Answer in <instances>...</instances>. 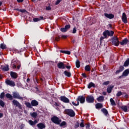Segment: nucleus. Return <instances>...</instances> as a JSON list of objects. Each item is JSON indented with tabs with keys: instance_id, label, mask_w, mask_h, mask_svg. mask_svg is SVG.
Listing matches in <instances>:
<instances>
[{
	"instance_id": "obj_32",
	"label": "nucleus",
	"mask_w": 129,
	"mask_h": 129,
	"mask_svg": "<svg viewBox=\"0 0 129 129\" xmlns=\"http://www.w3.org/2000/svg\"><path fill=\"white\" fill-rule=\"evenodd\" d=\"M85 70L86 71H88L89 72L90 71V66L89 65H87L85 67Z\"/></svg>"
},
{
	"instance_id": "obj_35",
	"label": "nucleus",
	"mask_w": 129,
	"mask_h": 129,
	"mask_svg": "<svg viewBox=\"0 0 129 129\" xmlns=\"http://www.w3.org/2000/svg\"><path fill=\"white\" fill-rule=\"evenodd\" d=\"M101 111H102V112H103V113H104V114H105V115H106V114L108 113V112H107V110H106V109H102Z\"/></svg>"
},
{
	"instance_id": "obj_39",
	"label": "nucleus",
	"mask_w": 129,
	"mask_h": 129,
	"mask_svg": "<svg viewBox=\"0 0 129 129\" xmlns=\"http://www.w3.org/2000/svg\"><path fill=\"white\" fill-rule=\"evenodd\" d=\"M16 11H19V12H21V13H26L27 12L26 10L23 9V10H19V9H14Z\"/></svg>"
},
{
	"instance_id": "obj_62",
	"label": "nucleus",
	"mask_w": 129,
	"mask_h": 129,
	"mask_svg": "<svg viewBox=\"0 0 129 129\" xmlns=\"http://www.w3.org/2000/svg\"><path fill=\"white\" fill-rule=\"evenodd\" d=\"M103 95H106V93L104 92H103Z\"/></svg>"
},
{
	"instance_id": "obj_12",
	"label": "nucleus",
	"mask_w": 129,
	"mask_h": 129,
	"mask_svg": "<svg viewBox=\"0 0 129 129\" xmlns=\"http://www.w3.org/2000/svg\"><path fill=\"white\" fill-rule=\"evenodd\" d=\"M57 67L59 69H65V65L62 62H59L57 63Z\"/></svg>"
},
{
	"instance_id": "obj_20",
	"label": "nucleus",
	"mask_w": 129,
	"mask_h": 129,
	"mask_svg": "<svg viewBox=\"0 0 129 129\" xmlns=\"http://www.w3.org/2000/svg\"><path fill=\"white\" fill-rule=\"evenodd\" d=\"M97 100L99 102H101L103 101V100H104V97H103L102 96H99V97H98L97 98Z\"/></svg>"
},
{
	"instance_id": "obj_37",
	"label": "nucleus",
	"mask_w": 129,
	"mask_h": 129,
	"mask_svg": "<svg viewBox=\"0 0 129 129\" xmlns=\"http://www.w3.org/2000/svg\"><path fill=\"white\" fill-rule=\"evenodd\" d=\"M120 69H122L121 70H118L116 72V74H117V73H119V72H121V71L122 70H123V69H124V68H123V67H120Z\"/></svg>"
},
{
	"instance_id": "obj_14",
	"label": "nucleus",
	"mask_w": 129,
	"mask_h": 129,
	"mask_svg": "<svg viewBox=\"0 0 129 129\" xmlns=\"http://www.w3.org/2000/svg\"><path fill=\"white\" fill-rule=\"evenodd\" d=\"M104 16L105 17H106V18H107L108 19H113V18H114V15H113L112 14H107V13H105L104 14Z\"/></svg>"
},
{
	"instance_id": "obj_26",
	"label": "nucleus",
	"mask_w": 129,
	"mask_h": 129,
	"mask_svg": "<svg viewBox=\"0 0 129 129\" xmlns=\"http://www.w3.org/2000/svg\"><path fill=\"white\" fill-rule=\"evenodd\" d=\"M129 70H126L122 74L123 76H127L128 75Z\"/></svg>"
},
{
	"instance_id": "obj_2",
	"label": "nucleus",
	"mask_w": 129,
	"mask_h": 129,
	"mask_svg": "<svg viewBox=\"0 0 129 129\" xmlns=\"http://www.w3.org/2000/svg\"><path fill=\"white\" fill-rule=\"evenodd\" d=\"M119 40H118V38L117 37H115L112 39V44L114 45V46H116V47H118L119 45Z\"/></svg>"
},
{
	"instance_id": "obj_41",
	"label": "nucleus",
	"mask_w": 129,
	"mask_h": 129,
	"mask_svg": "<svg viewBox=\"0 0 129 129\" xmlns=\"http://www.w3.org/2000/svg\"><path fill=\"white\" fill-rule=\"evenodd\" d=\"M60 126H64V125H66V122L65 121H62L60 124Z\"/></svg>"
},
{
	"instance_id": "obj_38",
	"label": "nucleus",
	"mask_w": 129,
	"mask_h": 129,
	"mask_svg": "<svg viewBox=\"0 0 129 129\" xmlns=\"http://www.w3.org/2000/svg\"><path fill=\"white\" fill-rule=\"evenodd\" d=\"M0 105L1 106H2V107L5 106V102H4L2 100H0Z\"/></svg>"
},
{
	"instance_id": "obj_3",
	"label": "nucleus",
	"mask_w": 129,
	"mask_h": 129,
	"mask_svg": "<svg viewBox=\"0 0 129 129\" xmlns=\"http://www.w3.org/2000/svg\"><path fill=\"white\" fill-rule=\"evenodd\" d=\"M5 82L7 85H9V86H11V87L16 86V83L15 82L10 80H6Z\"/></svg>"
},
{
	"instance_id": "obj_9",
	"label": "nucleus",
	"mask_w": 129,
	"mask_h": 129,
	"mask_svg": "<svg viewBox=\"0 0 129 129\" xmlns=\"http://www.w3.org/2000/svg\"><path fill=\"white\" fill-rule=\"evenodd\" d=\"M12 102L14 105L19 107L20 109H22V106H21V104L18 101L14 100Z\"/></svg>"
},
{
	"instance_id": "obj_33",
	"label": "nucleus",
	"mask_w": 129,
	"mask_h": 129,
	"mask_svg": "<svg viewBox=\"0 0 129 129\" xmlns=\"http://www.w3.org/2000/svg\"><path fill=\"white\" fill-rule=\"evenodd\" d=\"M110 101L111 102V105H113V106L116 105L115 102L113 100V99L112 98H111L110 99Z\"/></svg>"
},
{
	"instance_id": "obj_36",
	"label": "nucleus",
	"mask_w": 129,
	"mask_h": 129,
	"mask_svg": "<svg viewBox=\"0 0 129 129\" xmlns=\"http://www.w3.org/2000/svg\"><path fill=\"white\" fill-rule=\"evenodd\" d=\"M94 86V84H93V83H90L88 86V88H91V87H93Z\"/></svg>"
},
{
	"instance_id": "obj_47",
	"label": "nucleus",
	"mask_w": 129,
	"mask_h": 129,
	"mask_svg": "<svg viewBox=\"0 0 129 129\" xmlns=\"http://www.w3.org/2000/svg\"><path fill=\"white\" fill-rule=\"evenodd\" d=\"M122 93H121V92H118L116 96H120V95H122Z\"/></svg>"
},
{
	"instance_id": "obj_60",
	"label": "nucleus",
	"mask_w": 129,
	"mask_h": 129,
	"mask_svg": "<svg viewBox=\"0 0 129 129\" xmlns=\"http://www.w3.org/2000/svg\"><path fill=\"white\" fill-rule=\"evenodd\" d=\"M66 51L60 50L61 53H63V54H65Z\"/></svg>"
},
{
	"instance_id": "obj_58",
	"label": "nucleus",
	"mask_w": 129,
	"mask_h": 129,
	"mask_svg": "<svg viewBox=\"0 0 129 129\" xmlns=\"http://www.w3.org/2000/svg\"><path fill=\"white\" fill-rule=\"evenodd\" d=\"M59 40H60V38L59 37H56L55 38V41H59Z\"/></svg>"
},
{
	"instance_id": "obj_25",
	"label": "nucleus",
	"mask_w": 129,
	"mask_h": 129,
	"mask_svg": "<svg viewBox=\"0 0 129 129\" xmlns=\"http://www.w3.org/2000/svg\"><path fill=\"white\" fill-rule=\"evenodd\" d=\"M16 62L13 60L11 62V65L14 69H16L17 68V66H16Z\"/></svg>"
},
{
	"instance_id": "obj_23",
	"label": "nucleus",
	"mask_w": 129,
	"mask_h": 129,
	"mask_svg": "<svg viewBox=\"0 0 129 129\" xmlns=\"http://www.w3.org/2000/svg\"><path fill=\"white\" fill-rule=\"evenodd\" d=\"M30 115L31 116H32V117H33V118H36L37 116H38V113L34 112L32 113H30Z\"/></svg>"
},
{
	"instance_id": "obj_22",
	"label": "nucleus",
	"mask_w": 129,
	"mask_h": 129,
	"mask_svg": "<svg viewBox=\"0 0 129 129\" xmlns=\"http://www.w3.org/2000/svg\"><path fill=\"white\" fill-rule=\"evenodd\" d=\"M112 88H113V86H109L107 89V92L108 93H110L111 91L112 90Z\"/></svg>"
},
{
	"instance_id": "obj_59",
	"label": "nucleus",
	"mask_w": 129,
	"mask_h": 129,
	"mask_svg": "<svg viewBox=\"0 0 129 129\" xmlns=\"http://www.w3.org/2000/svg\"><path fill=\"white\" fill-rule=\"evenodd\" d=\"M4 116V114L2 113H0V118H2Z\"/></svg>"
},
{
	"instance_id": "obj_52",
	"label": "nucleus",
	"mask_w": 129,
	"mask_h": 129,
	"mask_svg": "<svg viewBox=\"0 0 129 129\" xmlns=\"http://www.w3.org/2000/svg\"><path fill=\"white\" fill-rule=\"evenodd\" d=\"M80 125L81 127H84V124L83 123V122H82L80 124Z\"/></svg>"
},
{
	"instance_id": "obj_63",
	"label": "nucleus",
	"mask_w": 129,
	"mask_h": 129,
	"mask_svg": "<svg viewBox=\"0 0 129 129\" xmlns=\"http://www.w3.org/2000/svg\"><path fill=\"white\" fill-rule=\"evenodd\" d=\"M72 43H75V40H74V39L73 40H72Z\"/></svg>"
},
{
	"instance_id": "obj_56",
	"label": "nucleus",
	"mask_w": 129,
	"mask_h": 129,
	"mask_svg": "<svg viewBox=\"0 0 129 129\" xmlns=\"http://www.w3.org/2000/svg\"><path fill=\"white\" fill-rule=\"evenodd\" d=\"M18 3H23L24 2V0H17Z\"/></svg>"
},
{
	"instance_id": "obj_34",
	"label": "nucleus",
	"mask_w": 129,
	"mask_h": 129,
	"mask_svg": "<svg viewBox=\"0 0 129 129\" xmlns=\"http://www.w3.org/2000/svg\"><path fill=\"white\" fill-rule=\"evenodd\" d=\"M96 108H102V104H101L100 103H97L96 105Z\"/></svg>"
},
{
	"instance_id": "obj_53",
	"label": "nucleus",
	"mask_w": 129,
	"mask_h": 129,
	"mask_svg": "<svg viewBox=\"0 0 129 129\" xmlns=\"http://www.w3.org/2000/svg\"><path fill=\"white\" fill-rule=\"evenodd\" d=\"M24 127H25V124H22L21 125V126H20L21 129H23V128H24Z\"/></svg>"
},
{
	"instance_id": "obj_64",
	"label": "nucleus",
	"mask_w": 129,
	"mask_h": 129,
	"mask_svg": "<svg viewBox=\"0 0 129 129\" xmlns=\"http://www.w3.org/2000/svg\"><path fill=\"white\" fill-rule=\"evenodd\" d=\"M90 126V125H89V124H87L86 126V127H89Z\"/></svg>"
},
{
	"instance_id": "obj_40",
	"label": "nucleus",
	"mask_w": 129,
	"mask_h": 129,
	"mask_svg": "<svg viewBox=\"0 0 129 129\" xmlns=\"http://www.w3.org/2000/svg\"><path fill=\"white\" fill-rule=\"evenodd\" d=\"M60 31H61V32H63V33H64L65 32H67V30H66V29L65 28V27H64V28H61L60 29Z\"/></svg>"
},
{
	"instance_id": "obj_54",
	"label": "nucleus",
	"mask_w": 129,
	"mask_h": 129,
	"mask_svg": "<svg viewBox=\"0 0 129 129\" xmlns=\"http://www.w3.org/2000/svg\"><path fill=\"white\" fill-rule=\"evenodd\" d=\"M82 75L83 77H85V78H86V77H86V74H85V73H83V74H82Z\"/></svg>"
},
{
	"instance_id": "obj_50",
	"label": "nucleus",
	"mask_w": 129,
	"mask_h": 129,
	"mask_svg": "<svg viewBox=\"0 0 129 129\" xmlns=\"http://www.w3.org/2000/svg\"><path fill=\"white\" fill-rule=\"evenodd\" d=\"M64 54H67L68 55H70L71 54V52L69 51H66Z\"/></svg>"
},
{
	"instance_id": "obj_21",
	"label": "nucleus",
	"mask_w": 129,
	"mask_h": 129,
	"mask_svg": "<svg viewBox=\"0 0 129 129\" xmlns=\"http://www.w3.org/2000/svg\"><path fill=\"white\" fill-rule=\"evenodd\" d=\"M121 108L123 111H124V112H127L128 108L127 107V106H122Z\"/></svg>"
},
{
	"instance_id": "obj_17",
	"label": "nucleus",
	"mask_w": 129,
	"mask_h": 129,
	"mask_svg": "<svg viewBox=\"0 0 129 129\" xmlns=\"http://www.w3.org/2000/svg\"><path fill=\"white\" fill-rule=\"evenodd\" d=\"M31 104L32 106H37V105H39V102L35 100L31 101Z\"/></svg>"
},
{
	"instance_id": "obj_29",
	"label": "nucleus",
	"mask_w": 129,
	"mask_h": 129,
	"mask_svg": "<svg viewBox=\"0 0 129 129\" xmlns=\"http://www.w3.org/2000/svg\"><path fill=\"white\" fill-rule=\"evenodd\" d=\"M0 47L1 48V49L4 50L5 49H7V45H6V44L4 43H2L0 45Z\"/></svg>"
},
{
	"instance_id": "obj_24",
	"label": "nucleus",
	"mask_w": 129,
	"mask_h": 129,
	"mask_svg": "<svg viewBox=\"0 0 129 129\" xmlns=\"http://www.w3.org/2000/svg\"><path fill=\"white\" fill-rule=\"evenodd\" d=\"M64 74L66 76H67V77H71V73L69 72H68L67 71H65L64 72Z\"/></svg>"
},
{
	"instance_id": "obj_42",
	"label": "nucleus",
	"mask_w": 129,
	"mask_h": 129,
	"mask_svg": "<svg viewBox=\"0 0 129 129\" xmlns=\"http://www.w3.org/2000/svg\"><path fill=\"white\" fill-rule=\"evenodd\" d=\"M4 97H5V93L3 92L0 95V98H4Z\"/></svg>"
},
{
	"instance_id": "obj_28",
	"label": "nucleus",
	"mask_w": 129,
	"mask_h": 129,
	"mask_svg": "<svg viewBox=\"0 0 129 129\" xmlns=\"http://www.w3.org/2000/svg\"><path fill=\"white\" fill-rule=\"evenodd\" d=\"M76 66L77 68H79L80 67V61H79V60H77L76 61Z\"/></svg>"
},
{
	"instance_id": "obj_16",
	"label": "nucleus",
	"mask_w": 129,
	"mask_h": 129,
	"mask_svg": "<svg viewBox=\"0 0 129 129\" xmlns=\"http://www.w3.org/2000/svg\"><path fill=\"white\" fill-rule=\"evenodd\" d=\"M37 127L40 129L45 128V127H46V125H45V124L43 123H39L37 124Z\"/></svg>"
},
{
	"instance_id": "obj_18",
	"label": "nucleus",
	"mask_w": 129,
	"mask_h": 129,
	"mask_svg": "<svg viewBox=\"0 0 129 129\" xmlns=\"http://www.w3.org/2000/svg\"><path fill=\"white\" fill-rule=\"evenodd\" d=\"M127 42H128L127 39L125 38L121 42H120V44L121 45V46H124V45H126V44H127Z\"/></svg>"
},
{
	"instance_id": "obj_8",
	"label": "nucleus",
	"mask_w": 129,
	"mask_h": 129,
	"mask_svg": "<svg viewBox=\"0 0 129 129\" xmlns=\"http://www.w3.org/2000/svg\"><path fill=\"white\" fill-rule=\"evenodd\" d=\"M77 101L78 102H79L80 101L81 103H84V102H85V97L82 96H80L78 97Z\"/></svg>"
},
{
	"instance_id": "obj_43",
	"label": "nucleus",
	"mask_w": 129,
	"mask_h": 129,
	"mask_svg": "<svg viewBox=\"0 0 129 129\" xmlns=\"http://www.w3.org/2000/svg\"><path fill=\"white\" fill-rule=\"evenodd\" d=\"M77 30L76 29V27L74 28V29H73V34H76V32H77Z\"/></svg>"
},
{
	"instance_id": "obj_6",
	"label": "nucleus",
	"mask_w": 129,
	"mask_h": 129,
	"mask_svg": "<svg viewBox=\"0 0 129 129\" xmlns=\"http://www.w3.org/2000/svg\"><path fill=\"white\" fill-rule=\"evenodd\" d=\"M113 31H105V32H104L103 33V35L104 36L105 38H106L107 37V36H112V35H113Z\"/></svg>"
},
{
	"instance_id": "obj_51",
	"label": "nucleus",
	"mask_w": 129,
	"mask_h": 129,
	"mask_svg": "<svg viewBox=\"0 0 129 129\" xmlns=\"http://www.w3.org/2000/svg\"><path fill=\"white\" fill-rule=\"evenodd\" d=\"M46 10L47 11H50V10H51V7H50V6L46 7Z\"/></svg>"
},
{
	"instance_id": "obj_13",
	"label": "nucleus",
	"mask_w": 129,
	"mask_h": 129,
	"mask_svg": "<svg viewBox=\"0 0 129 129\" xmlns=\"http://www.w3.org/2000/svg\"><path fill=\"white\" fill-rule=\"evenodd\" d=\"M1 69H2V70H3V71H9V70H10V69L9 68L8 64H7L6 66H1Z\"/></svg>"
},
{
	"instance_id": "obj_4",
	"label": "nucleus",
	"mask_w": 129,
	"mask_h": 129,
	"mask_svg": "<svg viewBox=\"0 0 129 129\" xmlns=\"http://www.w3.org/2000/svg\"><path fill=\"white\" fill-rule=\"evenodd\" d=\"M13 96L14 98H17L18 99H20L21 100H23L24 98L23 97H21L20 94L18 92H14L13 93Z\"/></svg>"
},
{
	"instance_id": "obj_45",
	"label": "nucleus",
	"mask_w": 129,
	"mask_h": 129,
	"mask_svg": "<svg viewBox=\"0 0 129 129\" xmlns=\"http://www.w3.org/2000/svg\"><path fill=\"white\" fill-rule=\"evenodd\" d=\"M72 104L75 105V106H77L78 105H79V102H78L77 104H76L74 102H72Z\"/></svg>"
},
{
	"instance_id": "obj_57",
	"label": "nucleus",
	"mask_w": 129,
	"mask_h": 129,
	"mask_svg": "<svg viewBox=\"0 0 129 129\" xmlns=\"http://www.w3.org/2000/svg\"><path fill=\"white\" fill-rule=\"evenodd\" d=\"M66 67L67 68V69H70V68H71V66H67Z\"/></svg>"
},
{
	"instance_id": "obj_5",
	"label": "nucleus",
	"mask_w": 129,
	"mask_h": 129,
	"mask_svg": "<svg viewBox=\"0 0 129 129\" xmlns=\"http://www.w3.org/2000/svg\"><path fill=\"white\" fill-rule=\"evenodd\" d=\"M51 121L54 122V123H56L57 124H60L61 120L59 119L57 117L54 116L51 118Z\"/></svg>"
},
{
	"instance_id": "obj_30",
	"label": "nucleus",
	"mask_w": 129,
	"mask_h": 129,
	"mask_svg": "<svg viewBox=\"0 0 129 129\" xmlns=\"http://www.w3.org/2000/svg\"><path fill=\"white\" fill-rule=\"evenodd\" d=\"M25 104L29 108H32V104H30L29 102H25Z\"/></svg>"
},
{
	"instance_id": "obj_48",
	"label": "nucleus",
	"mask_w": 129,
	"mask_h": 129,
	"mask_svg": "<svg viewBox=\"0 0 129 129\" xmlns=\"http://www.w3.org/2000/svg\"><path fill=\"white\" fill-rule=\"evenodd\" d=\"M34 22H39L40 21V19L39 18H34L33 19Z\"/></svg>"
},
{
	"instance_id": "obj_10",
	"label": "nucleus",
	"mask_w": 129,
	"mask_h": 129,
	"mask_svg": "<svg viewBox=\"0 0 129 129\" xmlns=\"http://www.w3.org/2000/svg\"><path fill=\"white\" fill-rule=\"evenodd\" d=\"M60 100H61V101L64 102L65 103H69L70 101L69 99L65 96H61Z\"/></svg>"
},
{
	"instance_id": "obj_27",
	"label": "nucleus",
	"mask_w": 129,
	"mask_h": 129,
	"mask_svg": "<svg viewBox=\"0 0 129 129\" xmlns=\"http://www.w3.org/2000/svg\"><path fill=\"white\" fill-rule=\"evenodd\" d=\"M129 65V58H127L126 60L124 63V67H127Z\"/></svg>"
},
{
	"instance_id": "obj_61",
	"label": "nucleus",
	"mask_w": 129,
	"mask_h": 129,
	"mask_svg": "<svg viewBox=\"0 0 129 129\" xmlns=\"http://www.w3.org/2000/svg\"><path fill=\"white\" fill-rule=\"evenodd\" d=\"M20 68H21V66H18L17 67V69H20Z\"/></svg>"
},
{
	"instance_id": "obj_55",
	"label": "nucleus",
	"mask_w": 129,
	"mask_h": 129,
	"mask_svg": "<svg viewBox=\"0 0 129 129\" xmlns=\"http://www.w3.org/2000/svg\"><path fill=\"white\" fill-rule=\"evenodd\" d=\"M61 37H62L63 39H66V38H67V35H62Z\"/></svg>"
},
{
	"instance_id": "obj_31",
	"label": "nucleus",
	"mask_w": 129,
	"mask_h": 129,
	"mask_svg": "<svg viewBox=\"0 0 129 129\" xmlns=\"http://www.w3.org/2000/svg\"><path fill=\"white\" fill-rule=\"evenodd\" d=\"M6 96L7 98H9V99H13V96L9 93L7 94Z\"/></svg>"
},
{
	"instance_id": "obj_15",
	"label": "nucleus",
	"mask_w": 129,
	"mask_h": 129,
	"mask_svg": "<svg viewBox=\"0 0 129 129\" xmlns=\"http://www.w3.org/2000/svg\"><path fill=\"white\" fill-rule=\"evenodd\" d=\"M28 123H29L30 125H35L38 123V120H35L34 121H33L32 120H29L28 121Z\"/></svg>"
},
{
	"instance_id": "obj_11",
	"label": "nucleus",
	"mask_w": 129,
	"mask_h": 129,
	"mask_svg": "<svg viewBox=\"0 0 129 129\" xmlns=\"http://www.w3.org/2000/svg\"><path fill=\"white\" fill-rule=\"evenodd\" d=\"M122 21L124 23V24H126L127 23V19L126 18V15H125V13H122Z\"/></svg>"
},
{
	"instance_id": "obj_7",
	"label": "nucleus",
	"mask_w": 129,
	"mask_h": 129,
	"mask_svg": "<svg viewBox=\"0 0 129 129\" xmlns=\"http://www.w3.org/2000/svg\"><path fill=\"white\" fill-rule=\"evenodd\" d=\"M87 102L89 103H91L94 102V97L92 96H88L86 98Z\"/></svg>"
},
{
	"instance_id": "obj_49",
	"label": "nucleus",
	"mask_w": 129,
	"mask_h": 129,
	"mask_svg": "<svg viewBox=\"0 0 129 129\" xmlns=\"http://www.w3.org/2000/svg\"><path fill=\"white\" fill-rule=\"evenodd\" d=\"M61 0H57L56 2L55 3V5H59L60 4Z\"/></svg>"
},
{
	"instance_id": "obj_19",
	"label": "nucleus",
	"mask_w": 129,
	"mask_h": 129,
	"mask_svg": "<svg viewBox=\"0 0 129 129\" xmlns=\"http://www.w3.org/2000/svg\"><path fill=\"white\" fill-rule=\"evenodd\" d=\"M11 76L12 78H14L15 79H16V78L18 77L17 74L14 72H11Z\"/></svg>"
},
{
	"instance_id": "obj_1",
	"label": "nucleus",
	"mask_w": 129,
	"mask_h": 129,
	"mask_svg": "<svg viewBox=\"0 0 129 129\" xmlns=\"http://www.w3.org/2000/svg\"><path fill=\"white\" fill-rule=\"evenodd\" d=\"M64 113L66 114H68L69 116H71L73 117V116H75V112L72 109H66L64 110Z\"/></svg>"
},
{
	"instance_id": "obj_46",
	"label": "nucleus",
	"mask_w": 129,
	"mask_h": 129,
	"mask_svg": "<svg viewBox=\"0 0 129 129\" xmlns=\"http://www.w3.org/2000/svg\"><path fill=\"white\" fill-rule=\"evenodd\" d=\"M103 84V85H108V84H109V81L105 82Z\"/></svg>"
},
{
	"instance_id": "obj_44",
	"label": "nucleus",
	"mask_w": 129,
	"mask_h": 129,
	"mask_svg": "<svg viewBox=\"0 0 129 129\" xmlns=\"http://www.w3.org/2000/svg\"><path fill=\"white\" fill-rule=\"evenodd\" d=\"M64 28H66V30L67 31V30L70 29V25H66Z\"/></svg>"
}]
</instances>
